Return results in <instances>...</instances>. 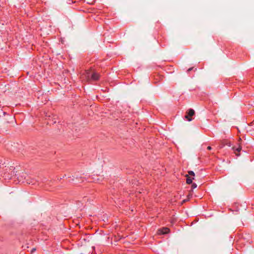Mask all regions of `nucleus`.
Segmentation results:
<instances>
[{
	"label": "nucleus",
	"mask_w": 254,
	"mask_h": 254,
	"mask_svg": "<svg viewBox=\"0 0 254 254\" xmlns=\"http://www.w3.org/2000/svg\"><path fill=\"white\" fill-rule=\"evenodd\" d=\"M82 77L86 79L87 81L97 80L99 78V74L92 70H86L84 74L82 75Z\"/></svg>",
	"instance_id": "obj_1"
},
{
	"label": "nucleus",
	"mask_w": 254,
	"mask_h": 254,
	"mask_svg": "<svg viewBox=\"0 0 254 254\" xmlns=\"http://www.w3.org/2000/svg\"><path fill=\"white\" fill-rule=\"evenodd\" d=\"M194 111L192 109H190L187 113L188 114L185 116V118L187 119L189 121H191L192 119L190 117L192 116L194 114Z\"/></svg>",
	"instance_id": "obj_2"
},
{
	"label": "nucleus",
	"mask_w": 254,
	"mask_h": 254,
	"mask_svg": "<svg viewBox=\"0 0 254 254\" xmlns=\"http://www.w3.org/2000/svg\"><path fill=\"white\" fill-rule=\"evenodd\" d=\"M160 234H167L169 232V229L168 228H163L162 229L159 230Z\"/></svg>",
	"instance_id": "obj_3"
},
{
	"label": "nucleus",
	"mask_w": 254,
	"mask_h": 254,
	"mask_svg": "<svg viewBox=\"0 0 254 254\" xmlns=\"http://www.w3.org/2000/svg\"><path fill=\"white\" fill-rule=\"evenodd\" d=\"M185 177L187 178L186 182L188 184H190L192 182V180H194V178H191L190 176H189V175H186Z\"/></svg>",
	"instance_id": "obj_4"
},
{
	"label": "nucleus",
	"mask_w": 254,
	"mask_h": 254,
	"mask_svg": "<svg viewBox=\"0 0 254 254\" xmlns=\"http://www.w3.org/2000/svg\"><path fill=\"white\" fill-rule=\"evenodd\" d=\"M188 174H188V175H189V176L190 175V176H194V175H195V174H194V173L193 171H189V172H188Z\"/></svg>",
	"instance_id": "obj_5"
},
{
	"label": "nucleus",
	"mask_w": 254,
	"mask_h": 254,
	"mask_svg": "<svg viewBox=\"0 0 254 254\" xmlns=\"http://www.w3.org/2000/svg\"><path fill=\"white\" fill-rule=\"evenodd\" d=\"M196 187H197V185H196V184L194 183V184H192L191 187H192V189H195V188H196Z\"/></svg>",
	"instance_id": "obj_6"
},
{
	"label": "nucleus",
	"mask_w": 254,
	"mask_h": 254,
	"mask_svg": "<svg viewBox=\"0 0 254 254\" xmlns=\"http://www.w3.org/2000/svg\"><path fill=\"white\" fill-rule=\"evenodd\" d=\"M241 149H242L241 147L239 146L235 150L239 152H240L241 150Z\"/></svg>",
	"instance_id": "obj_7"
},
{
	"label": "nucleus",
	"mask_w": 254,
	"mask_h": 254,
	"mask_svg": "<svg viewBox=\"0 0 254 254\" xmlns=\"http://www.w3.org/2000/svg\"><path fill=\"white\" fill-rule=\"evenodd\" d=\"M36 251V249L35 248H33L31 250V252L32 253H33L34 252H35Z\"/></svg>",
	"instance_id": "obj_8"
},
{
	"label": "nucleus",
	"mask_w": 254,
	"mask_h": 254,
	"mask_svg": "<svg viewBox=\"0 0 254 254\" xmlns=\"http://www.w3.org/2000/svg\"><path fill=\"white\" fill-rule=\"evenodd\" d=\"M207 149H208V150H211V146H208V147H207Z\"/></svg>",
	"instance_id": "obj_9"
},
{
	"label": "nucleus",
	"mask_w": 254,
	"mask_h": 254,
	"mask_svg": "<svg viewBox=\"0 0 254 254\" xmlns=\"http://www.w3.org/2000/svg\"><path fill=\"white\" fill-rule=\"evenodd\" d=\"M229 146H231L230 143H228L227 144Z\"/></svg>",
	"instance_id": "obj_10"
},
{
	"label": "nucleus",
	"mask_w": 254,
	"mask_h": 254,
	"mask_svg": "<svg viewBox=\"0 0 254 254\" xmlns=\"http://www.w3.org/2000/svg\"><path fill=\"white\" fill-rule=\"evenodd\" d=\"M191 69H192V68H190L188 69V71H190Z\"/></svg>",
	"instance_id": "obj_11"
},
{
	"label": "nucleus",
	"mask_w": 254,
	"mask_h": 254,
	"mask_svg": "<svg viewBox=\"0 0 254 254\" xmlns=\"http://www.w3.org/2000/svg\"><path fill=\"white\" fill-rule=\"evenodd\" d=\"M235 153H236V155H237V156L239 155L238 154H237V153H236V152H235Z\"/></svg>",
	"instance_id": "obj_12"
}]
</instances>
